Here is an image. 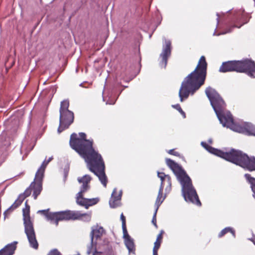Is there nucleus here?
Wrapping results in <instances>:
<instances>
[{
  "label": "nucleus",
  "mask_w": 255,
  "mask_h": 255,
  "mask_svg": "<svg viewBox=\"0 0 255 255\" xmlns=\"http://www.w3.org/2000/svg\"><path fill=\"white\" fill-rule=\"evenodd\" d=\"M201 145L209 152L214 154L225 160L239 165L249 171H255V157H249L243 151L231 149L229 152L215 148L205 142H202Z\"/></svg>",
  "instance_id": "nucleus-4"
},
{
  "label": "nucleus",
  "mask_w": 255,
  "mask_h": 255,
  "mask_svg": "<svg viewBox=\"0 0 255 255\" xmlns=\"http://www.w3.org/2000/svg\"><path fill=\"white\" fill-rule=\"evenodd\" d=\"M167 165L172 170L182 185V191L186 201L192 203L200 206L201 203L195 189L193 188L192 181L185 170L173 160L166 158Z\"/></svg>",
  "instance_id": "nucleus-5"
},
{
  "label": "nucleus",
  "mask_w": 255,
  "mask_h": 255,
  "mask_svg": "<svg viewBox=\"0 0 255 255\" xmlns=\"http://www.w3.org/2000/svg\"><path fill=\"white\" fill-rule=\"evenodd\" d=\"M166 184V186H167V181H165V184Z\"/></svg>",
  "instance_id": "nucleus-38"
},
{
  "label": "nucleus",
  "mask_w": 255,
  "mask_h": 255,
  "mask_svg": "<svg viewBox=\"0 0 255 255\" xmlns=\"http://www.w3.org/2000/svg\"><path fill=\"white\" fill-rule=\"evenodd\" d=\"M207 62L204 56H202L194 69L183 80L179 91L180 101L188 98L189 95L194 94L203 86L206 78Z\"/></svg>",
  "instance_id": "nucleus-2"
},
{
  "label": "nucleus",
  "mask_w": 255,
  "mask_h": 255,
  "mask_svg": "<svg viewBox=\"0 0 255 255\" xmlns=\"http://www.w3.org/2000/svg\"><path fill=\"white\" fill-rule=\"evenodd\" d=\"M231 233L234 237H235V231L233 228L231 227H227L222 230L218 235L219 238L223 237L225 234L228 233Z\"/></svg>",
  "instance_id": "nucleus-23"
},
{
  "label": "nucleus",
  "mask_w": 255,
  "mask_h": 255,
  "mask_svg": "<svg viewBox=\"0 0 255 255\" xmlns=\"http://www.w3.org/2000/svg\"><path fill=\"white\" fill-rule=\"evenodd\" d=\"M205 93L209 99L219 120L224 127H227L232 130L240 133L249 132L248 125L242 126L235 123L231 115H225L224 111L226 107V104L215 90L211 87H208L205 90Z\"/></svg>",
  "instance_id": "nucleus-3"
},
{
  "label": "nucleus",
  "mask_w": 255,
  "mask_h": 255,
  "mask_svg": "<svg viewBox=\"0 0 255 255\" xmlns=\"http://www.w3.org/2000/svg\"><path fill=\"white\" fill-rule=\"evenodd\" d=\"M125 244L129 251H131L134 248V243L131 239L128 240H126Z\"/></svg>",
  "instance_id": "nucleus-26"
},
{
  "label": "nucleus",
  "mask_w": 255,
  "mask_h": 255,
  "mask_svg": "<svg viewBox=\"0 0 255 255\" xmlns=\"http://www.w3.org/2000/svg\"><path fill=\"white\" fill-rule=\"evenodd\" d=\"M18 242L14 241L7 244L4 248L0 251L1 255H13L17 248Z\"/></svg>",
  "instance_id": "nucleus-18"
},
{
  "label": "nucleus",
  "mask_w": 255,
  "mask_h": 255,
  "mask_svg": "<svg viewBox=\"0 0 255 255\" xmlns=\"http://www.w3.org/2000/svg\"><path fill=\"white\" fill-rule=\"evenodd\" d=\"M171 43L170 41H165V46L163 47L162 53L160 54V57L161 58V60L160 62L161 66H163L165 67L167 63L168 58L171 55Z\"/></svg>",
  "instance_id": "nucleus-13"
},
{
  "label": "nucleus",
  "mask_w": 255,
  "mask_h": 255,
  "mask_svg": "<svg viewBox=\"0 0 255 255\" xmlns=\"http://www.w3.org/2000/svg\"><path fill=\"white\" fill-rule=\"evenodd\" d=\"M25 207L22 210L24 232L26 235L30 246L35 250L38 249L39 244L36 238L33 224L30 217V206L27 201L25 203Z\"/></svg>",
  "instance_id": "nucleus-7"
},
{
  "label": "nucleus",
  "mask_w": 255,
  "mask_h": 255,
  "mask_svg": "<svg viewBox=\"0 0 255 255\" xmlns=\"http://www.w3.org/2000/svg\"><path fill=\"white\" fill-rule=\"evenodd\" d=\"M172 107L174 109H176L178 112L182 115L183 117L185 118L186 117V114L185 112L182 110L179 104H176L172 105Z\"/></svg>",
  "instance_id": "nucleus-28"
},
{
  "label": "nucleus",
  "mask_w": 255,
  "mask_h": 255,
  "mask_svg": "<svg viewBox=\"0 0 255 255\" xmlns=\"http://www.w3.org/2000/svg\"><path fill=\"white\" fill-rule=\"evenodd\" d=\"M156 212H157V211L156 210L155 212V213H154V215L153 217V218H152V222L153 223V224L154 225V226L157 228V224H156Z\"/></svg>",
  "instance_id": "nucleus-32"
},
{
  "label": "nucleus",
  "mask_w": 255,
  "mask_h": 255,
  "mask_svg": "<svg viewBox=\"0 0 255 255\" xmlns=\"http://www.w3.org/2000/svg\"><path fill=\"white\" fill-rule=\"evenodd\" d=\"M48 255H61L60 253L56 249H54L50 252Z\"/></svg>",
  "instance_id": "nucleus-31"
},
{
  "label": "nucleus",
  "mask_w": 255,
  "mask_h": 255,
  "mask_svg": "<svg viewBox=\"0 0 255 255\" xmlns=\"http://www.w3.org/2000/svg\"><path fill=\"white\" fill-rule=\"evenodd\" d=\"M122 228H123V230L124 235L125 234H126L128 233V231H127V230L126 225H125V226H122Z\"/></svg>",
  "instance_id": "nucleus-35"
},
{
  "label": "nucleus",
  "mask_w": 255,
  "mask_h": 255,
  "mask_svg": "<svg viewBox=\"0 0 255 255\" xmlns=\"http://www.w3.org/2000/svg\"><path fill=\"white\" fill-rule=\"evenodd\" d=\"M122 195V191H120L118 192L117 188H115L113 190L111 197L109 201V204L111 207L116 208L120 205Z\"/></svg>",
  "instance_id": "nucleus-15"
},
{
  "label": "nucleus",
  "mask_w": 255,
  "mask_h": 255,
  "mask_svg": "<svg viewBox=\"0 0 255 255\" xmlns=\"http://www.w3.org/2000/svg\"><path fill=\"white\" fill-rule=\"evenodd\" d=\"M69 106V102L68 100H64L61 102L60 112L70 111L68 110Z\"/></svg>",
  "instance_id": "nucleus-24"
},
{
  "label": "nucleus",
  "mask_w": 255,
  "mask_h": 255,
  "mask_svg": "<svg viewBox=\"0 0 255 255\" xmlns=\"http://www.w3.org/2000/svg\"><path fill=\"white\" fill-rule=\"evenodd\" d=\"M23 201L19 196L18 198L15 201L13 204L11 206V208H13L14 209H16L19 207Z\"/></svg>",
  "instance_id": "nucleus-27"
},
{
  "label": "nucleus",
  "mask_w": 255,
  "mask_h": 255,
  "mask_svg": "<svg viewBox=\"0 0 255 255\" xmlns=\"http://www.w3.org/2000/svg\"><path fill=\"white\" fill-rule=\"evenodd\" d=\"M157 176L161 180V184L160 188H164L165 186V181H167V186L166 187L165 190L170 191L171 189V179L169 175H166L164 172H158Z\"/></svg>",
  "instance_id": "nucleus-16"
},
{
  "label": "nucleus",
  "mask_w": 255,
  "mask_h": 255,
  "mask_svg": "<svg viewBox=\"0 0 255 255\" xmlns=\"http://www.w3.org/2000/svg\"><path fill=\"white\" fill-rule=\"evenodd\" d=\"M153 255H158V251H153Z\"/></svg>",
  "instance_id": "nucleus-37"
},
{
  "label": "nucleus",
  "mask_w": 255,
  "mask_h": 255,
  "mask_svg": "<svg viewBox=\"0 0 255 255\" xmlns=\"http://www.w3.org/2000/svg\"><path fill=\"white\" fill-rule=\"evenodd\" d=\"M233 21L235 22L234 27L240 28L243 25L247 23L248 20L246 18L244 11L239 10L235 13Z\"/></svg>",
  "instance_id": "nucleus-14"
},
{
  "label": "nucleus",
  "mask_w": 255,
  "mask_h": 255,
  "mask_svg": "<svg viewBox=\"0 0 255 255\" xmlns=\"http://www.w3.org/2000/svg\"><path fill=\"white\" fill-rule=\"evenodd\" d=\"M86 137L84 132H80L79 137L76 133H72L69 141L70 146L84 159L89 170L98 177L106 187L108 179L104 160L101 154L93 147V140L87 139Z\"/></svg>",
  "instance_id": "nucleus-1"
},
{
  "label": "nucleus",
  "mask_w": 255,
  "mask_h": 255,
  "mask_svg": "<svg viewBox=\"0 0 255 255\" xmlns=\"http://www.w3.org/2000/svg\"><path fill=\"white\" fill-rule=\"evenodd\" d=\"M91 177L89 175H85L82 177L78 178V181L80 183H82L80 191L78 193L76 196L77 203L88 209L90 206L96 204L99 200L97 198L87 199L83 197V194L90 188L89 183L91 180Z\"/></svg>",
  "instance_id": "nucleus-8"
},
{
  "label": "nucleus",
  "mask_w": 255,
  "mask_h": 255,
  "mask_svg": "<svg viewBox=\"0 0 255 255\" xmlns=\"http://www.w3.org/2000/svg\"><path fill=\"white\" fill-rule=\"evenodd\" d=\"M31 191L32 190L30 188V186H29L24 191L22 194L19 195V197L23 201L26 197L30 196L31 193Z\"/></svg>",
  "instance_id": "nucleus-25"
},
{
  "label": "nucleus",
  "mask_w": 255,
  "mask_h": 255,
  "mask_svg": "<svg viewBox=\"0 0 255 255\" xmlns=\"http://www.w3.org/2000/svg\"><path fill=\"white\" fill-rule=\"evenodd\" d=\"M52 159V157H50L47 161H46V164H48L49 162H50L51 161V160Z\"/></svg>",
  "instance_id": "nucleus-36"
},
{
  "label": "nucleus",
  "mask_w": 255,
  "mask_h": 255,
  "mask_svg": "<svg viewBox=\"0 0 255 255\" xmlns=\"http://www.w3.org/2000/svg\"><path fill=\"white\" fill-rule=\"evenodd\" d=\"M124 239H125V240H129V239H131V238L129 236V235L128 234H125L124 235Z\"/></svg>",
  "instance_id": "nucleus-34"
},
{
  "label": "nucleus",
  "mask_w": 255,
  "mask_h": 255,
  "mask_svg": "<svg viewBox=\"0 0 255 255\" xmlns=\"http://www.w3.org/2000/svg\"><path fill=\"white\" fill-rule=\"evenodd\" d=\"M49 209L39 210L38 213L42 214L45 216L47 220L53 222L56 226L58 225L59 221L64 220L66 211L57 212H49Z\"/></svg>",
  "instance_id": "nucleus-10"
},
{
  "label": "nucleus",
  "mask_w": 255,
  "mask_h": 255,
  "mask_svg": "<svg viewBox=\"0 0 255 255\" xmlns=\"http://www.w3.org/2000/svg\"><path fill=\"white\" fill-rule=\"evenodd\" d=\"M74 114L71 111L60 112V125L58 131L60 133L69 128L74 121Z\"/></svg>",
  "instance_id": "nucleus-9"
},
{
  "label": "nucleus",
  "mask_w": 255,
  "mask_h": 255,
  "mask_svg": "<svg viewBox=\"0 0 255 255\" xmlns=\"http://www.w3.org/2000/svg\"><path fill=\"white\" fill-rule=\"evenodd\" d=\"M245 177L251 184L252 190L254 193V196L255 197V178L253 177H252L251 175L248 173L245 174Z\"/></svg>",
  "instance_id": "nucleus-21"
},
{
  "label": "nucleus",
  "mask_w": 255,
  "mask_h": 255,
  "mask_svg": "<svg viewBox=\"0 0 255 255\" xmlns=\"http://www.w3.org/2000/svg\"><path fill=\"white\" fill-rule=\"evenodd\" d=\"M219 71L222 73L233 71L245 73L251 77L254 78L255 62L249 59L228 61L222 63L219 68Z\"/></svg>",
  "instance_id": "nucleus-6"
},
{
  "label": "nucleus",
  "mask_w": 255,
  "mask_h": 255,
  "mask_svg": "<svg viewBox=\"0 0 255 255\" xmlns=\"http://www.w3.org/2000/svg\"><path fill=\"white\" fill-rule=\"evenodd\" d=\"M14 210L15 209L13 208H11V206L8 208L3 213L4 218L8 217Z\"/></svg>",
  "instance_id": "nucleus-29"
},
{
  "label": "nucleus",
  "mask_w": 255,
  "mask_h": 255,
  "mask_svg": "<svg viewBox=\"0 0 255 255\" xmlns=\"http://www.w3.org/2000/svg\"><path fill=\"white\" fill-rule=\"evenodd\" d=\"M46 161L45 160L43 162L40 168L38 169L37 171L36 172L35 175L37 177H42L44 176V173L45 171V168L48 164H46Z\"/></svg>",
  "instance_id": "nucleus-22"
},
{
  "label": "nucleus",
  "mask_w": 255,
  "mask_h": 255,
  "mask_svg": "<svg viewBox=\"0 0 255 255\" xmlns=\"http://www.w3.org/2000/svg\"><path fill=\"white\" fill-rule=\"evenodd\" d=\"M163 233V231H161L160 233L158 235L156 240L154 243V247L153 248V251H158L162 242Z\"/></svg>",
  "instance_id": "nucleus-20"
},
{
  "label": "nucleus",
  "mask_w": 255,
  "mask_h": 255,
  "mask_svg": "<svg viewBox=\"0 0 255 255\" xmlns=\"http://www.w3.org/2000/svg\"><path fill=\"white\" fill-rule=\"evenodd\" d=\"M163 188H159L157 197L155 201V205L156 206V211H157L159 207L163 202L165 198V196L163 195Z\"/></svg>",
  "instance_id": "nucleus-19"
},
{
  "label": "nucleus",
  "mask_w": 255,
  "mask_h": 255,
  "mask_svg": "<svg viewBox=\"0 0 255 255\" xmlns=\"http://www.w3.org/2000/svg\"><path fill=\"white\" fill-rule=\"evenodd\" d=\"M121 219L122 222V226H125L126 225V217L123 213L121 215Z\"/></svg>",
  "instance_id": "nucleus-33"
},
{
  "label": "nucleus",
  "mask_w": 255,
  "mask_h": 255,
  "mask_svg": "<svg viewBox=\"0 0 255 255\" xmlns=\"http://www.w3.org/2000/svg\"><path fill=\"white\" fill-rule=\"evenodd\" d=\"M168 153L169 154L174 155L177 157H179L180 156V154L178 152L176 151L174 149L168 150Z\"/></svg>",
  "instance_id": "nucleus-30"
},
{
  "label": "nucleus",
  "mask_w": 255,
  "mask_h": 255,
  "mask_svg": "<svg viewBox=\"0 0 255 255\" xmlns=\"http://www.w3.org/2000/svg\"><path fill=\"white\" fill-rule=\"evenodd\" d=\"M0 255H1L0 254Z\"/></svg>",
  "instance_id": "nucleus-39"
},
{
  "label": "nucleus",
  "mask_w": 255,
  "mask_h": 255,
  "mask_svg": "<svg viewBox=\"0 0 255 255\" xmlns=\"http://www.w3.org/2000/svg\"><path fill=\"white\" fill-rule=\"evenodd\" d=\"M105 234L104 229L98 225L94 226L92 227V231L90 233L91 242L93 243L94 238L96 240L101 239L104 234Z\"/></svg>",
  "instance_id": "nucleus-17"
},
{
  "label": "nucleus",
  "mask_w": 255,
  "mask_h": 255,
  "mask_svg": "<svg viewBox=\"0 0 255 255\" xmlns=\"http://www.w3.org/2000/svg\"><path fill=\"white\" fill-rule=\"evenodd\" d=\"M43 177L35 176L34 180L31 183L30 186L33 191V196L36 199L42 190V179Z\"/></svg>",
  "instance_id": "nucleus-12"
},
{
  "label": "nucleus",
  "mask_w": 255,
  "mask_h": 255,
  "mask_svg": "<svg viewBox=\"0 0 255 255\" xmlns=\"http://www.w3.org/2000/svg\"><path fill=\"white\" fill-rule=\"evenodd\" d=\"M91 219V213H81L80 211L66 210L64 220H80L89 222Z\"/></svg>",
  "instance_id": "nucleus-11"
}]
</instances>
